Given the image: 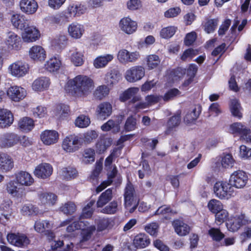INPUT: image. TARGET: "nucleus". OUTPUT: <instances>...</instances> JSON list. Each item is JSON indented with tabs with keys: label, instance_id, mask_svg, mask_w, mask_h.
<instances>
[{
	"label": "nucleus",
	"instance_id": "c85d7f7f",
	"mask_svg": "<svg viewBox=\"0 0 251 251\" xmlns=\"http://www.w3.org/2000/svg\"><path fill=\"white\" fill-rule=\"evenodd\" d=\"M68 31L71 37L79 39L83 34L84 29L82 25L77 23H73L69 25Z\"/></svg>",
	"mask_w": 251,
	"mask_h": 251
},
{
	"label": "nucleus",
	"instance_id": "2eb2a0df",
	"mask_svg": "<svg viewBox=\"0 0 251 251\" xmlns=\"http://www.w3.org/2000/svg\"><path fill=\"white\" fill-rule=\"evenodd\" d=\"M137 23L129 17L122 18L119 22V27L122 31L127 34H131L136 31Z\"/></svg>",
	"mask_w": 251,
	"mask_h": 251
},
{
	"label": "nucleus",
	"instance_id": "a19ab883",
	"mask_svg": "<svg viewBox=\"0 0 251 251\" xmlns=\"http://www.w3.org/2000/svg\"><path fill=\"white\" fill-rule=\"evenodd\" d=\"M117 173V170L116 167L115 166L113 168L109 171L108 173V178L106 181H104L101 183V184L99 186L97 189L96 191L97 193H99L102 191L104 188H105L107 186L110 185L113 180L112 179L116 176Z\"/></svg>",
	"mask_w": 251,
	"mask_h": 251
},
{
	"label": "nucleus",
	"instance_id": "0e129e2a",
	"mask_svg": "<svg viewBox=\"0 0 251 251\" xmlns=\"http://www.w3.org/2000/svg\"><path fill=\"white\" fill-rule=\"evenodd\" d=\"M218 25L217 19H210L208 20L204 25V29L207 33L213 32Z\"/></svg>",
	"mask_w": 251,
	"mask_h": 251
},
{
	"label": "nucleus",
	"instance_id": "de8ad7c7",
	"mask_svg": "<svg viewBox=\"0 0 251 251\" xmlns=\"http://www.w3.org/2000/svg\"><path fill=\"white\" fill-rule=\"evenodd\" d=\"M207 207L210 212L215 214L221 210H222V209L224 208V206L220 201L216 199H212L209 201Z\"/></svg>",
	"mask_w": 251,
	"mask_h": 251
},
{
	"label": "nucleus",
	"instance_id": "4d7b16f0",
	"mask_svg": "<svg viewBox=\"0 0 251 251\" xmlns=\"http://www.w3.org/2000/svg\"><path fill=\"white\" fill-rule=\"evenodd\" d=\"M173 214V211L170 207L165 206H160L156 211L155 215H162L163 216V219L170 220L171 219L170 216Z\"/></svg>",
	"mask_w": 251,
	"mask_h": 251
},
{
	"label": "nucleus",
	"instance_id": "0eeeda50",
	"mask_svg": "<svg viewBox=\"0 0 251 251\" xmlns=\"http://www.w3.org/2000/svg\"><path fill=\"white\" fill-rule=\"evenodd\" d=\"M145 75V68L142 66H134L128 69L125 74V79L129 82L141 80Z\"/></svg>",
	"mask_w": 251,
	"mask_h": 251
},
{
	"label": "nucleus",
	"instance_id": "69168bd1",
	"mask_svg": "<svg viewBox=\"0 0 251 251\" xmlns=\"http://www.w3.org/2000/svg\"><path fill=\"white\" fill-rule=\"evenodd\" d=\"M69 108L67 105L62 104L57 107L56 116L59 119H63L66 117L69 113Z\"/></svg>",
	"mask_w": 251,
	"mask_h": 251
},
{
	"label": "nucleus",
	"instance_id": "2f4dec72",
	"mask_svg": "<svg viewBox=\"0 0 251 251\" xmlns=\"http://www.w3.org/2000/svg\"><path fill=\"white\" fill-rule=\"evenodd\" d=\"M50 80L47 77H41L35 79L32 83V88L35 91H42L47 89L50 85Z\"/></svg>",
	"mask_w": 251,
	"mask_h": 251
},
{
	"label": "nucleus",
	"instance_id": "473e14b6",
	"mask_svg": "<svg viewBox=\"0 0 251 251\" xmlns=\"http://www.w3.org/2000/svg\"><path fill=\"white\" fill-rule=\"evenodd\" d=\"M98 116L101 120H104L109 116L112 113L111 105L108 102L100 104L97 109Z\"/></svg>",
	"mask_w": 251,
	"mask_h": 251
},
{
	"label": "nucleus",
	"instance_id": "9b49d317",
	"mask_svg": "<svg viewBox=\"0 0 251 251\" xmlns=\"http://www.w3.org/2000/svg\"><path fill=\"white\" fill-rule=\"evenodd\" d=\"M80 145L79 138L78 136L70 135L64 139L62 146L65 151L74 152L78 150Z\"/></svg>",
	"mask_w": 251,
	"mask_h": 251
},
{
	"label": "nucleus",
	"instance_id": "6ab92c4d",
	"mask_svg": "<svg viewBox=\"0 0 251 251\" xmlns=\"http://www.w3.org/2000/svg\"><path fill=\"white\" fill-rule=\"evenodd\" d=\"M23 30H25L22 36L23 39L25 42H32L39 38L40 33L36 27L27 25Z\"/></svg>",
	"mask_w": 251,
	"mask_h": 251
},
{
	"label": "nucleus",
	"instance_id": "4be33fe9",
	"mask_svg": "<svg viewBox=\"0 0 251 251\" xmlns=\"http://www.w3.org/2000/svg\"><path fill=\"white\" fill-rule=\"evenodd\" d=\"M138 91L139 88L137 87L129 88L121 95L120 100L121 101H126L131 99V102L135 103L140 100V97L136 96Z\"/></svg>",
	"mask_w": 251,
	"mask_h": 251
},
{
	"label": "nucleus",
	"instance_id": "ea45409f",
	"mask_svg": "<svg viewBox=\"0 0 251 251\" xmlns=\"http://www.w3.org/2000/svg\"><path fill=\"white\" fill-rule=\"evenodd\" d=\"M61 65L59 58L53 57L50 58L45 64L46 69L50 72H54L59 70Z\"/></svg>",
	"mask_w": 251,
	"mask_h": 251
},
{
	"label": "nucleus",
	"instance_id": "7c9ffc66",
	"mask_svg": "<svg viewBox=\"0 0 251 251\" xmlns=\"http://www.w3.org/2000/svg\"><path fill=\"white\" fill-rule=\"evenodd\" d=\"M40 202L43 205H53L57 201V196L53 193L42 192L38 194Z\"/></svg>",
	"mask_w": 251,
	"mask_h": 251
},
{
	"label": "nucleus",
	"instance_id": "b1692460",
	"mask_svg": "<svg viewBox=\"0 0 251 251\" xmlns=\"http://www.w3.org/2000/svg\"><path fill=\"white\" fill-rule=\"evenodd\" d=\"M87 7L80 3H75L70 4L67 8L68 13L70 16L74 17H79L85 13Z\"/></svg>",
	"mask_w": 251,
	"mask_h": 251
},
{
	"label": "nucleus",
	"instance_id": "bb28decb",
	"mask_svg": "<svg viewBox=\"0 0 251 251\" xmlns=\"http://www.w3.org/2000/svg\"><path fill=\"white\" fill-rule=\"evenodd\" d=\"M12 205L13 202L10 199L4 200L0 203V210L1 212V215L6 220L9 219L14 213V210L12 207Z\"/></svg>",
	"mask_w": 251,
	"mask_h": 251
},
{
	"label": "nucleus",
	"instance_id": "9d476101",
	"mask_svg": "<svg viewBox=\"0 0 251 251\" xmlns=\"http://www.w3.org/2000/svg\"><path fill=\"white\" fill-rule=\"evenodd\" d=\"M247 220L244 214L231 216L226 223L227 229L232 232L237 231L241 226L247 223Z\"/></svg>",
	"mask_w": 251,
	"mask_h": 251
},
{
	"label": "nucleus",
	"instance_id": "37998d69",
	"mask_svg": "<svg viewBox=\"0 0 251 251\" xmlns=\"http://www.w3.org/2000/svg\"><path fill=\"white\" fill-rule=\"evenodd\" d=\"M180 123V116L178 114L171 117L167 122V128L165 131L166 134H170L175 128L178 126Z\"/></svg>",
	"mask_w": 251,
	"mask_h": 251
},
{
	"label": "nucleus",
	"instance_id": "423d86ee",
	"mask_svg": "<svg viewBox=\"0 0 251 251\" xmlns=\"http://www.w3.org/2000/svg\"><path fill=\"white\" fill-rule=\"evenodd\" d=\"M6 192L12 197L17 199H22L26 195V190L20 185L17 181L10 180L5 185Z\"/></svg>",
	"mask_w": 251,
	"mask_h": 251
},
{
	"label": "nucleus",
	"instance_id": "20e7f679",
	"mask_svg": "<svg viewBox=\"0 0 251 251\" xmlns=\"http://www.w3.org/2000/svg\"><path fill=\"white\" fill-rule=\"evenodd\" d=\"M216 196L221 200L228 199L234 194V190L231 183L224 181L217 182L214 186Z\"/></svg>",
	"mask_w": 251,
	"mask_h": 251
},
{
	"label": "nucleus",
	"instance_id": "7ed1b4c3",
	"mask_svg": "<svg viewBox=\"0 0 251 251\" xmlns=\"http://www.w3.org/2000/svg\"><path fill=\"white\" fill-rule=\"evenodd\" d=\"M125 206L130 213H133L139 204V199L134 195V189L131 183H128L124 194Z\"/></svg>",
	"mask_w": 251,
	"mask_h": 251
},
{
	"label": "nucleus",
	"instance_id": "bf43d9fd",
	"mask_svg": "<svg viewBox=\"0 0 251 251\" xmlns=\"http://www.w3.org/2000/svg\"><path fill=\"white\" fill-rule=\"evenodd\" d=\"M215 214V222L217 225L223 224L228 217V212L224 208Z\"/></svg>",
	"mask_w": 251,
	"mask_h": 251
},
{
	"label": "nucleus",
	"instance_id": "dca6fc26",
	"mask_svg": "<svg viewBox=\"0 0 251 251\" xmlns=\"http://www.w3.org/2000/svg\"><path fill=\"white\" fill-rule=\"evenodd\" d=\"M53 171L51 165L49 163H42L36 167L34 174L38 178L46 179L50 177Z\"/></svg>",
	"mask_w": 251,
	"mask_h": 251
},
{
	"label": "nucleus",
	"instance_id": "72a5a7b5",
	"mask_svg": "<svg viewBox=\"0 0 251 251\" xmlns=\"http://www.w3.org/2000/svg\"><path fill=\"white\" fill-rule=\"evenodd\" d=\"M172 225L176 232L179 236H185L190 232V227L182 221L175 220Z\"/></svg>",
	"mask_w": 251,
	"mask_h": 251
},
{
	"label": "nucleus",
	"instance_id": "3c124183",
	"mask_svg": "<svg viewBox=\"0 0 251 251\" xmlns=\"http://www.w3.org/2000/svg\"><path fill=\"white\" fill-rule=\"evenodd\" d=\"M83 55L82 53L78 52L75 49L74 52L71 56V60L73 64L75 66H80L84 63Z\"/></svg>",
	"mask_w": 251,
	"mask_h": 251
},
{
	"label": "nucleus",
	"instance_id": "58836bf2",
	"mask_svg": "<svg viewBox=\"0 0 251 251\" xmlns=\"http://www.w3.org/2000/svg\"><path fill=\"white\" fill-rule=\"evenodd\" d=\"M112 199V190L111 189H108L101 194L97 202L98 207H102Z\"/></svg>",
	"mask_w": 251,
	"mask_h": 251
},
{
	"label": "nucleus",
	"instance_id": "a878e982",
	"mask_svg": "<svg viewBox=\"0 0 251 251\" xmlns=\"http://www.w3.org/2000/svg\"><path fill=\"white\" fill-rule=\"evenodd\" d=\"M11 22L14 27L21 30L29 25L30 23L29 21L26 19L25 16L19 14H13L11 16Z\"/></svg>",
	"mask_w": 251,
	"mask_h": 251
},
{
	"label": "nucleus",
	"instance_id": "4468645a",
	"mask_svg": "<svg viewBox=\"0 0 251 251\" xmlns=\"http://www.w3.org/2000/svg\"><path fill=\"white\" fill-rule=\"evenodd\" d=\"M7 94L12 100L18 102L25 97L26 91L23 87L13 86L8 88Z\"/></svg>",
	"mask_w": 251,
	"mask_h": 251
},
{
	"label": "nucleus",
	"instance_id": "cd10ccee",
	"mask_svg": "<svg viewBox=\"0 0 251 251\" xmlns=\"http://www.w3.org/2000/svg\"><path fill=\"white\" fill-rule=\"evenodd\" d=\"M29 55L34 60H44L46 57L45 50L40 46H34L31 48Z\"/></svg>",
	"mask_w": 251,
	"mask_h": 251
},
{
	"label": "nucleus",
	"instance_id": "09e8293b",
	"mask_svg": "<svg viewBox=\"0 0 251 251\" xmlns=\"http://www.w3.org/2000/svg\"><path fill=\"white\" fill-rule=\"evenodd\" d=\"M109 90L106 85H101L97 87L94 92V96L98 100H102L109 94Z\"/></svg>",
	"mask_w": 251,
	"mask_h": 251
},
{
	"label": "nucleus",
	"instance_id": "49530a36",
	"mask_svg": "<svg viewBox=\"0 0 251 251\" xmlns=\"http://www.w3.org/2000/svg\"><path fill=\"white\" fill-rule=\"evenodd\" d=\"M52 227V224L48 220L40 221L35 222L34 224L35 230L39 233L44 232L46 229L51 228Z\"/></svg>",
	"mask_w": 251,
	"mask_h": 251
},
{
	"label": "nucleus",
	"instance_id": "1a4fd4ad",
	"mask_svg": "<svg viewBox=\"0 0 251 251\" xmlns=\"http://www.w3.org/2000/svg\"><path fill=\"white\" fill-rule=\"evenodd\" d=\"M140 55L138 51L130 52L126 49L120 50L117 53V59L123 64L136 62L140 58Z\"/></svg>",
	"mask_w": 251,
	"mask_h": 251
},
{
	"label": "nucleus",
	"instance_id": "79ce46f5",
	"mask_svg": "<svg viewBox=\"0 0 251 251\" xmlns=\"http://www.w3.org/2000/svg\"><path fill=\"white\" fill-rule=\"evenodd\" d=\"M59 210L66 215H70L75 212L76 206L74 202L69 201L62 204Z\"/></svg>",
	"mask_w": 251,
	"mask_h": 251
},
{
	"label": "nucleus",
	"instance_id": "864d4df0",
	"mask_svg": "<svg viewBox=\"0 0 251 251\" xmlns=\"http://www.w3.org/2000/svg\"><path fill=\"white\" fill-rule=\"evenodd\" d=\"M230 108L231 112L234 117L239 118L242 117V114L240 112L241 106L237 100L234 99L231 100Z\"/></svg>",
	"mask_w": 251,
	"mask_h": 251
},
{
	"label": "nucleus",
	"instance_id": "c9c22d12",
	"mask_svg": "<svg viewBox=\"0 0 251 251\" xmlns=\"http://www.w3.org/2000/svg\"><path fill=\"white\" fill-rule=\"evenodd\" d=\"M34 127V121L29 117H24L21 119L18 122V127L22 131L24 132H29Z\"/></svg>",
	"mask_w": 251,
	"mask_h": 251
},
{
	"label": "nucleus",
	"instance_id": "f257e3e1",
	"mask_svg": "<svg viewBox=\"0 0 251 251\" xmlns=\"http://www.w3.org/2000/svg\"><path fill=\"white\" fill-rule=\"evenodd\" d=\"M94 88L93 80L87 75H78L69 79L66 84V90L76 97L86 96Z\"/></svg>",
	"mask_w": 251,
	"mask_h": 251
},
{
	"label": "nucleus",
	"instance_id": "f3484780",
	"mask_svg": "<svg viewBox=\"0 0 251 251\" xmlns=\"http://www.w3.org/2000/svg\"><path fill=\"white\" fill-rule=\"evenodd\" d=\"M14 167V162L11 156L6 153L0 152V172L7 173Z\"/></svg>",
	"mask_w": 251,
	"mask_h": 251
},
{
	"label": "nucleus",
	"instance_id": "603ef678",
	"mask_svg": "<svg viewBox=\"0 0 251 251\" xmlns=\"http://www.w3.org/2000/svg\"><path fill=\"white\" fill-rule=\"evenodd\" d=\"M95 151L92 149H85L83 153L82 162L86 164L95 161Z\"/></svg>",
	"mask_w": 251,
	"mask_h": 251
},
{
	"label": "nucleus",
	"instance_id": "6e6552de",
	"mask_svg": "<svg viewBox=\"0 0 251 251\" xmlns=\"http://www.w3.org/2000/svg\"><path fill=\"white\" fill-rule=\"evenodd\" d=\"M29 68L27 64L21 61L13 63L8 67L9 73L12 76L21 77L25 75L28 72Z\"/></svg>",
	"mask_w": 251,
	"mask_h": 251
},
{
	"label": "nucleus",
	"instance_id": "4c0bfd02",
	"mask_svg": "<svg viewBox=\"0 0 251 251\" xmlns=\"http://www.w3.org/2000/svg\"><path fill=\"white\" fill-rule=\"evenodd\" d=\"M113 58V55L110 54L99 56L94 60V66L98 69L104 67Z\"/></svg>",
	"mask_w": 251,
	"mask_h": 251
},
{
	"label": "nucleus",
	"instance_id": "e433bc0d",
	"mask_svg": "<svg viewBox=\"0 0 251 251\" xmlns=\"http://www.w3.org/2000/svg\"><path fill=\"white\" fill-rule=\"evenodd\" d=\"M150 241L148 236L144 233H140L135 236L133 244L137 248H144L149 245Z\"/></svg>",
	"mask_w": 251,
	"mask_h": 251
},
{
	"label": "nucleus",
	"instance_id": "f704fd0d",
	"mask_svg": "<svg viewBox=\"0 0 251 251\" xmlns=\"http://www.w3.org/2000/svg\"><path fill=\"white\" fill-rule=\"evenodd\" d=\"M112 140L105 136H100L96 144V151L99 153H103L110 146Z\"/></svg>",
	"mask_w": 251,
	"mask_h": 251
},
{
	"label": "nucleus",
	"instance_id": "c756f323",
	"mask_svg": "<svg viewBox=\"0 0 251 251\" xmlns=\"http://www.w3.org/2000/svg\"><path fill=\"white\" fill-rule=\"evenodd\" d=\"M94 221L98 232L102 231L112 226V221L108 218L98 217L95 218Z\"/></svg>",
	"mask_w": 251,
	"mask_h": 251
},
{
	"label": "nucleus",
	"instance_id": "338daca9",
	"mask_svg": "<svg viewBox=\"0 0 251 251\" xmlns=\"http://www.w3.org/2000/svg\"><path fill=\"white\" fill-rule=\"evenodd\" d=\"M176 31L175 26H168L161 29L160 34L163 38H169L172 37Z\"/></svg>",
	"mask_w": 251,
	"mask_h": 251
},
{
	"label": "nucleus",
	"instance_id": "aec40b11",
	"mask_svg": "<svg viewBox=\"0 0 251 251\" xmlns=\"http://www.w3.org/2000/svg\"><path fill=\"white\" fill-rule=\"evenodd\" d=\"M41 139L46 145H51L56 143L59 138V135L55 130H46L40 135Z\"/></svg>",
	"mask_w": 251,
	"mask_h": 251
},
{
	"label": "nucleus",
	"instance_id": "412c9836",
	"mask_svg": "<svg viewBox=\"0 0 251 251\" xmlns=\"http://www.w3.org/2000/svg\"><path fill=\"white\" fill-rule=\"evenodd\" d=\"M16 181L22 187L30 186L34 183L32 176L26 171H21L15 175Z\"/></svg>",
	"mask_w": 251,
	"mask_h": 251
},
{
	"label": "nucleus",
	"instance_id": "5fc2aeb1",
	"mask_svg": "<svg viewBox=\"0 0 251 251\" xmlns=\"http://www.w3.org/2000/svg\"><path fill=\"white\" fill-rule=\"evenodd\" d=\"M147 64L149 69L156 68L160 63L159 57L155 54H151L147 57Z\"/></svg>",
	"mask_w": 251,
	"mask_h": 251
},
{
	"label": "nucleus",
	"instance_id": "052dcab7",
	"mask_svg": "<svg viewBox=\"0 0 251 251\" xmlns=\"http://www.w3.org/2000/svg\"><path fill=\"white\" fill-rule=\"evenodd\" d=\"M61 175L67 179L74 178L77 176V171L73 168H63L61 171Z\"/></svg>",
	"mask_w": 251,
	"mask_h": 251
},
{
	"label": "nucleus",
	"instance_id": "5701e85b",
	"mask_svg": "<svg viewBox=\"0 0 251 251\" xmlns=\"http://www.w3.org/2000/svg\"><path fill=\"white\" fill-rule=\"evenodd\" d=\"M121 75L117 70L114 69L108 71L104 77V82L107 86L112 87L120 80Z\"/></svg>",
	"mask_w": 251,
	"mask_h": 251
},
{
	"label": "nucleus",
	"instance_id": "ddd939ff",
	"mask_svg": "<svg viewBox=\"0 0 251 251\" xmlns=\"http://www.w3.org/2000/svg\"><path fill=\"white\" fill-rule=\"evenodd\" d=\"M8 242L15 246L22 247L29 244V240L24 234L18 233H9L7 236Z\"/></svg>",
	"mask_w": 251,
	"mask_h": 251
},
{
	"label": "nucleus",
	"instance_id": "a211bd4d",
	"mask_svg": "<svg viewBox=\"0 0 251 251\" xmlns=\"http://www.w3.org/2000/svg\"><path fill=\"white\" fill-rule=\"evenodd\" d=\"M19 5L21 10L28 15L35 13L38 7L35 0H21Z\"/></svg>",
	"mask_w": 251,
	"mask_h": 251
},
{
	"label": "nucleus",
	"instance_id": "f03ea898",
	"mask_svg": "<svg viewBox=\"0 0 251 251\" xmlns=\"http://www.w3.org/2000/svg\"><path fill=\"white\" fill-rule=\"evenodd\" d=\"M19 142L23 146H26L28 141L26 136L21 137L14 132H7L0 136V147L1 148H10Z\"/></svg>",
	"mask_w": 251,
	"mask_h": 251
},
{
	"label": "nucleus",
	"instance_id": "f8f14e48",
	"mask_svg": "<svg viewBox=\"0 0 251 251\" xmlns=\"http://www.w3.org/2000/svg\"><path fill=\"white\" fill-rule=\"evenodd\" d=\"M4 43L9 50H19L21 48L20 37L12 31L6 32Z\"/></svg>",
	"mask_w": 251,
	"mask_h": 251
},
{
	"label": "nucleus",
	"instance_id": "774afa93",
	"mask_svg": "<svg viewBox=\"0 0 251 251\" xmlns=\"http://www.w3.org/2000/svg\"><path fill=\"white\" fill-rule=\"evenodd\" d=\"M21 212L24 215L31 216L37 214L38 210L32 205H24L21 209Z\"/></svg>",
	"mask_w": 251,
	"mask_h": 251
},
{
	"label": "nucleus",
	"instance_id": "680f3d73",
	"mask_svg": "<svg viewBox=\"0 0 251 251\" xmlns=\"http://www.w3.org/2000/svg\"><path fill=\"white\" fill-rule=\"evenodd\" d=\"M118 210V203L115 201L111 202L108 205L102 208L100 212L106 214H113Z\"/></svg>",
	"mask_w": 251,
	"mask_h": 251
},
{
	"label": "nucleus",
	"instance_id": "13d9d810",
	"mask_svg": "<svg viewBox=\"0 0 251 251\" xmlns=\"http://www.w3.org/2000/svg\"><path fill=\"white\" fill-rule=\"evenodd\" d=\"M90 124V119L88 117L84 115L78 116L75 121V126L80 128L86 127Z\"/></svg>",
	"mask_w": 251,
	"mask_h": 251
},
{
	"label": "nucleus",
	"instance_id": "a18cd8bd",
	"mask_svg": "<svg viewBox=\"0 0 251 251\" xmlns=\"http://www.w3.org/2000/svg\"><path fill=\"white\" fill-rule=\"evenodd\" d=\"M82 223V222L81 221H76L73 222H71L66 229V232L68 233V236L75 237L76 231L82 227L81 225Z\"/></svg>",
	"mask_w": 251,
	"mask_h": 251
},
{
	"label": "nucleus",
	"instance_id": "c03bdc74",
	"mask_svg": "<svg viewBox=\"0 0 251 251\" xmlns=\"http://www.w3.org/2000/svg\"><path fill=\"white\" fill-rule=\"evenodd\" d=\"M96 230L95 226L91 225L81 229L80 242H86L90 239L94 232Z\"/></svg>",
	"mask_w": 251,
	"mask_h": 251
},
{
	"label": "nucleus",
	"instance_id": "e2e57ef3",
	"mask_svg": "<svg viewBox=\"0 0 251 251\" xmlns=\"http://www.w3.org/2000/svg\"><path fill=\"white\" fill-rule=\"evenodd\" d=\"M159 226V225L157 223L153 222L146 225L144 227V229L151 235L156 236Z\"/></svg>",
	"mask_w": 251,
	"mask_h": 251
},
{
	"label": "nucleus",
	"instance_id": "39448f33",
	"mask_svg": "<svg viewBox=\"0 0 251 251\" xmlns=\"http://www.w3.org/2000/svg\"><path fill=\"white\" fill-rule=\"evenodd\" d=\"M249 177L247 174L243 170L234 171L230 175L229 182L232 187L238 189L243 188L247 184Z\"/></svg>",
	"mask_w": 251,
	"mask_h": 251
},
{
	"label": "nucleus",
	"instance_id": "8fccbe9b",
	"mask_svg": "<svg viewBox=\"0 0 251 251\" xmlns=\"http://www.w3.org/2000/svg\"><path fill=\"white\" fill-rule=\"evenodd\" d=\"M95 203L94 200H91L89 201L86 206L83 208L81 218H90L92 216L94 209L92 207Z\"/></svg>",
	"mask_w": 251,
	"mask_h": 251
},
{
	"label": "nucleus",
	"instance_id": "393cba45",
	"mask_svg": "<svg viewBox=\"0 0 251 251\" xmlns=\"http://www.w3.org/2000/svg\"><path fill=\"white\" fill-rule=\"evenodd\" d=\"M13 115L9 110L6 109L0 110V127H8L13 123Z\"/></svg>",
	"mask_w": 251,
	"mask_h": 251
},
{
	"label": "nucleus",
	"instance_id": "6e6d98bb",
	"mask_svg": "<svg viewBox=\"0 0 251 251\" xmlns=\"http://www.w3.org/2000/svg\"><path fill=\"white\" fill-rule=\"evenodd\" d=\"M101 129L104 131H108L111 129H114L115 131L118 132L120 130V126L117 122L109 120L101 126Z\"/></svg>",
	"mask_w": 251,
	"mask_h": 251
}]
</instances>
